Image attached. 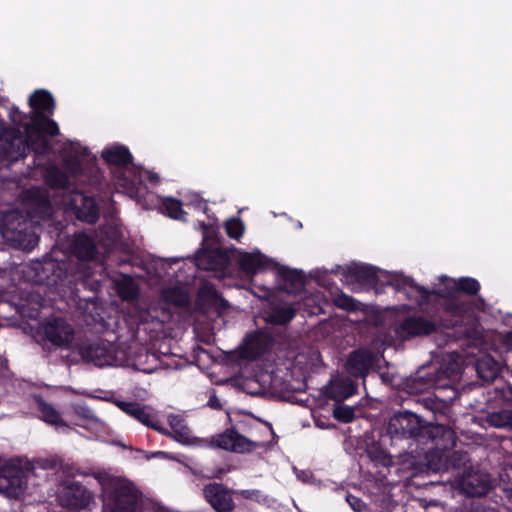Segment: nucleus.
<instances>
[{
    "label": "nucleus",
    "mask_w": 512,
    "mask_h": 512,
    "mask_svg": "<svg viewBox=\"0 0 512 512\" xmlns=\"http://www.w3.org/2000/svg\"><path fill=\"white\" fill-rule=\"evenodd\" d=\"M236 495H240L244 499L254 500L256 502L260 501L261 491L257 489H242V490H234Z\"/></svg>",
    "instance_id": "obj_53"
},
{
    "label": "nucleus",
    "mask_w": 512,
    "mask_h": 512,
    "mask_svg": "<svg viewBox=\"0 0 512 512\" xmlns=\"http://www.w3.org/2000/svg\"><path fill=\"white\" fill-rule=\"evenodd\" d=\"M104 505L111 512H135L140 492L135 485L121 477L106 476L101 482Z\"/></svg>",
    "instance_id": "obj_5"
},
{
    "label": "nucleus",
    "mask_w": 512,
    "mask_h": 512,
    "mask_svg": "<svg viewBox=\"0 0 512 512\" xmlns=\"http://www.w3.org/2000/svg\"><path fill=\"white\" fill-rule=\"evenodd\" d=\"M277 276L282 283V289L287 293L298 294L305 288V275L301 270L279 266L277 267Z\"/></svg>",
    "instance_id": "obj_23"
},
{
    "label": "nucleus",
    "mask_w": 512,
    "mask_h": 512,
    "mask_svg": "<svg viewBox=\"0 0 512 512\" xmlns=\"http://www.w3.org/2000/svg\"><path fill=\"white\" fill-rule=\"evenodd\" d=\"M487 421L490 426L504 428L512 431V410H501L488 415Z\"/></svg>",
    "instance_id": "obj_38"
},
{
    "label": "nucleus",
    "mask_w": 512,
    "mask_h": 512,
    "mask_svg": "<svg viewBox=\"0 0 512 512\" xmlns=\"http://www.w3.org/2000/svg\"><path fill=\"white\" fill-rule=\"evenodd\" d=\"M64 164L66 169H68L73 175H79L83 171L82 163L77 157L66 159Z\"/></svg>",
    "instance_id": "obj_51"
},
{
    "label": "nucleus",
    "mask_w": 512,
    "mask_h": 512,
    "mask_svg": "<svg viewBox=\"0 0 512 512\" xmlns=\"http://www.w3.org/2000/svg\"><path fill=\"white\" fill-rule=\"evenodd\" d=\"M441 366L446 372L445 377H448L451 384L460 377L461 367L456 360L450 359L448 362L441 363Z\"/></svg>",
    "instance_id": "obj_46"
},
{
    "label": "nucleus",
    "mask_w": 512,
    "mask_h": 512,
    "mask_svg": "<svg viewBox=\"0 0 512 512\" xmlns=\"http://www.w3.org/2000/svg\"><path fill=\"white\" fill-rule=\"evenodd\" d=\"M117 406L126 414L133 417L143 425L151 428L162 435H170L168 429L160 424L156 414L149 406L142 405L137 402L119 401Z\"/></svg>",
    "instance_id": "obj_18"
},
{
    "label": "nucleus",
    "mask_w": 512,
    "mask_h": 512,
    "mask_svg": "<svg viewBox=\"0 0 512 512\" xmlns=\"http://www.w3.org/2000/svg\"><path fill=\"white\" fill-rule=\"evenodd\" d=\"M24 130L36 156H47L51 153L52 146L47 136L55 137L59 134L58 124L51 116L31 114L30 122L25 125Z\"/></svg>",
    "instance_id": "obj_6"
},
{
    "label": "nucleus",
    "mask_w": 512,
    "mask_h": 512,
    "mask_svg": "<svg viewBox=\"0 0 512 512\" xmlns=\"http://www.w3.org/2000/svg\"><path fill=\"white\" fill-rule=\"evenodd\" d=\"M505 342L507 345L512 346V331L507 333Z\"/></svg>",
    "instance_id": "obj_58"
},
{
    "label": "nucleus",
    "mask_w": 512,
    "mask_h": 512,
    "mask_svg": "<svg viewBox=\"0 0 512 512\" xmlns=\"http://www.w3.org/2000/svg\"><path fill=\"white\" fill-rule=\"evenodd\" d=\"M357 392V384L349 377H342L331 381L326 387L327 398L337 402L343 401Z\"/></svg>",
    "instance_id": "obj_24"
},
{
    "label": "nucleus",
    "mask_w": 512,
    "mask_h": 512,
    "mask_svg": "<svg viewBox=\"0 0 512 512\" xmlns=\"http://www.w3.org/2000/svg\"><path fill=\"white\" fill-rule=\"evenodd\" d=\"M225 259V253L221 248L203 249L197 254V265L205 270H215L219 266V260Z\"/></svg>",
    "instance_id": "obj_32"
},
{
    "label": "nucleus",
    "mask_w": 512,
    "mask_h": 512,
    "mask_svg": "<svg viewBox=\"0 0 512 512\" xmlns=\"http://www.w3.org/2000/svg\"><path fill=\"white\" fill-rule=\"evenodd\" d=\"M442 309L440 324L447 329L457 326L459 321L471 313L474 309V301L458 298L447 299L439 302Z\"/></svg>",
    "instance_id": "obj_15"
},
{
    "label": "nucleus",
    "mask_w": 512,
    "mask_h": 512,
    "mask_svg": "<svg viewBox=\"0 0 512 512\" xmlns=\"http://www.w3.org/2000/svg\"><path fill=\"white\" fill-rule=\"evenodd\" d=\"M208 405H209V407H211L213 409H221L222 408L220 400L215 395H213L209 398Z\"/></svg>",
    "instance_id": "obj_55"
},
{
    "label": "nucleus",
    "mask_w": 512,
    "mask_h": 512,
    "mask_svg": "<svg viewBox=\"0 0 512 512\" xmlns=\"http://www.w3.org/2000/svg\"><path fill=\"white\" fill-rule=\"evenodd\" d=\"M377 458L384 466H388L389 463L391 462V458L388 455H386L383 451L380 452V455Z\"/></svg>",
    "instance_id": "obj_57"
},
{
    "label": "nucleus",
    "mask_w": 512,
    "mask_h": 512,
    "mask_svg": "<svg viewBox=\"0 0 512 512\" xmlns=\"http://www.w3.org/2000/svg\"><path fill=\"white\" fill-rule=\"evenodd\" d=\"M224 228L228 237L235 240H239L245 231V225L239 217L226 220Z\"/></svg>",
    "instance_id": "obj_41"
},
{
    "label": "nucleus",
    "mask_w": 512,
    "mask_h": 512,
    "mask_svg": "<svg viewBox=\"0 0 512 512\" xmlns=\"http://www.w3.org/2000/svg\"><path fill=\"white\" fill-rule=\"evenodd\" d=\"M168 424L172 431H169L170 435H166L167 437L173 438L183 444L189 442L191 431L182 416L170 414L168 416Z\"/></svg>",
    "instance_id": "obj_30"
},
{
    "label": "nucleus",
    "mask_w": 512,
    "mask_h": 512,
    "mask_svg": "<svg viewBox=\"0 0 512 512\" xmlns=\"http://www.w3.org/2000/svg\"><path fill=\"white\" fill-rule=\"evenodd\" d=\"M440 281L442 285L438 289H428L416 283L412 277L395 274L391 276L389 283L396 291L405 293L408 298H412V293H415L419 306L428 305L431 296H436L442 301L459 297L456 279L443 275Z\"/></svg>",
    "instance_id": "obj_4"
},
{
    "label": "nucleus",
    "mask_w": 512,
    "mask_h": 512,
    "mask_svg": "<svg viewBox=\"0 0 512 512\" xmlns=\"http://www.w3.org/2000/svg\"><path fill=\"white\" fill-rule=\"evenodd\" d=\"M45 182L52 189H68L71 184L68 175L57 166L46 170Z\"/></svg>",
    "instance_id": "obj_33"
},
{
    "label": "nucleus",
    "mask_w": 512,
    "mask_h": 512,
    "mask_svg": "<svg viewBox=\"0 0 512 512\" xmlns=\"http://www.w3.org/2000/svg\"><path fill=\"white\" fill-rule=\"evenodd\" d=\"M69 254L53 251L42 259L31 261L24 270L29 281L55 288L57 292L78 297L81 288L88 289L94 274L91 261L98 250L94 237L74 234L68 245Z\"/></svg>",
    "instance_id": "obj_1"
},
{
    "label": "nucleus",
    "mask_w": 512,
    "mask_h": 512,
    "mask_svg": "<svg viewBox=\"0 0 512 512\" xmlns=\"http://www.w3.org/2000/svg\"><path fill=\"white\" fill-rule=\"evenodd\" d=\"M165 302L177 307H185L189 304V296L185 290L180 287H171L163 291Z\"/></svg>",
    "instance_id": "obj_36"
},
{
    "label": "nucleus",
    "mask_w": 512,
    "mask_h": 512,
    "mask_svg": "<svg viewBox=\"0 0 512 512\" xmlns=\"http://www.w3.org/2000/svg\"><path fill=\"white\" fill-rule=\"evenodd\" d=\"M423 405L426 409L430 410L435 416L437 413H442L444 408V402L432 397H426L422 400Z\"/></svg>",
    "instance_id": "obj_49"
},
{
    "label": "nucleus",
    "mask_w": 512,
    "mask_h": 512,
    "mask_svg": "<svg viewBox=\"0 0 512 512\" xmlns=\"http://www.w3.org/2000/svg\"><path fill=\"white\" fill-rule=\"evenodd\" d=\"M333 417L342 423H350L355 418V411L352 407L346 405H336L333 410Z\"/></svg>",
    "instance_id": "obj_44"
},
{
    "label": "nucleus",
    "mask_w": 512,
    "mask_h": 512,
    "mask_svg": "<svg viewBox=\"0 0 512 512\" xmlns=\"http://www.w3.org/2000/svg\"><path fill=\"white\" fill-rule=\"evenodd\" d=\"M334 304L340 309L348 312H355L358 310V302L352 297L344 293H340L334 299Z\"/></svg>",
    "instance_id": "obj_43"
},
{
    "label": "nucleus",
    "mask_w": 512,
    "mask_h": 512,
    "mask_svg": "<svg viewBox=\"0 0 512 512\" xmlns=\"http://www.w3.org/2000/svg\"><path fill=\"white\" fill-rule=\"evenodd\" d=\"M211 295L214 298H221V295L216 290H214V289L211 291Z\"/></svg>",
    "instance_id": "obj_59"
},
{
    "label": "nucleus",
    "mask_w": 512,
    "mask_h": 512,
    "mask_svg": "<svg viewBox=\"0 0 512 512\" xmlns=\"http://www.w3.org/2000/svg\"><path fill=\"white\" fill-rule=\"evenodd\" d=\"M45 339L56 347H68L74 339L73 327L61 317H52L44 324Z\"/></svg>",
    "instance_id": "obj_19"
},
{
    "label": "nucleus",
    "mask_w": 512,
    "mask_h": 512,
    "mask_svg": "<svg viewBox=\"0 0 512 512\" xmlns=\"http://www.w3.org/2000/svg\"><path fill=\"white\" fill-rule=\"evenodd\" d=\"M74 413L85 419V420H93L95 418L94 411L88 407L85 403H77L73 405Z\"/></svg>",
    "instance_id": "obj_50"
},
{
    "label": "nucleus",
    "mask_w": 512,
    "mask_h": 512,
    "mask_svg": "<svg viewBox=\"0 0 512 512\" xmlns=\"http://www.w3.org/2000/svg\"><path fill=\"white\" fill-rule=\"evenodd\" d=\"M3 108L6 109L8 112V117L11 123L14 125L13 127H18L20 129L23 120L25 119V115L18 109V107L12 105V106H6L4 105Z\"/></svg>",
    "instance_id": "obj_48"
},
{
    "label": "nucleus",
    "mask_w": 512,
    "mask_h": 512,
    "mask_svg": "<svg viewBox=\"0 0 512 512\" xmlns=\"http://www.w3.org/2000/svg\"><path fill=\"white\" fill-rule=\"evenodd\" d=\"M29 106L32 108V114L52 116L55 110V100L53 95L44 89H38L29 96Z\"/></svg>",
    "instance_id": "obj_28"
},
{
    "label": "nucleus",
    "mask_w": 512,
    "mask_h": 512,
    "mask_svg": "<svg viewBox=\"0 0 512 512\" xmlns=\"http://www.w3.org/2000/svg\"><path fill=\"white\" fill-rule=\"evenodd\" d=\"M441 366L446 372L445 377H448L451 384L460 377L461 367L456 360L450 359L448 362L441 363Z\"/></svg>",
    "instance_id": "obj_47"
},
{
    "label": "nucleus",
    "mask_w": 512,
    "mask_h": 512,
    "mask_svg": "<svg viewBox=\"0 0 512 512\" xmlns=\"http://www.w3.org/2000/svg\"><path fill=\"white\" fill-rule=\"evenodd\" d=\"M346 500L355 512H367V505L359 497L348 494Z\"/></svg>",
    "instance_id": "obj_52"
},
{
    "label": "nucleus",
    "mask_w": 512,
    "mask_h": 512,
    "mask_svg": "<svg viewBox=\"0 0 512 512\" xmlns=\"http://www.w3.org/2000/svg\"><path fill=\"white\" fill-rule=\"evenodd\" d=\"M163 207L170 218L175 220H185L186 212L182 208V203L174 198H166Z\"/></svg>",
    "instance_id": "obj_42"
},
{
    "label": "nucleus",
    "mask_w": 512,
    "mask_h": 512,
    "mask_svg": "<svg viewBox=\"0 0 512 512\" xmlns=\"http://www.w3.org/2000/svg\"><path fill=\"white\" fill-rule=\"evenodd\" d=\"M34 401L37 410L41 413V420L56 427H68L61 413L51 404L47 403L41 395H35Z\"/></svg>",
    "instance_id": "obj_29"
},
{
    "label": "nucleus",
    "mask_w": 512,
    "mask_h": 512,
    "mask_svg": "<svg viewBox=\"0 0 512 512\" xmlns=\"http://www.w3.org/2000/svg\"><path fill=\"white\" fill-rule=\"evenodd\" d=\"M37 229V223L28 219L21 210L4 213L0 223L2 238L11 246L28 251L39 242Z\"/></svg>",
    "instance_id": "obj_3"
},
{
    "label": "nucleus",
    "mask_w": 512,
    "mask_h": 512,
    "mask_svg": "<svg viewBox=\"0 0 512 512\" xmlns=\"http://www.w3.org/2000/svg\"><path fill=\"white\" fill-rule=\"evenodd\" d=\"M25 204L26 212H24V215L28 217V219H33V222L37 223V225H39L41 221L50 219L52 216L53 208L51 201L48 195L38 188L27 191Z\"/></svg>",
    "instance_id": "obj_14"
},
{
    "label": "nucleus",
    "mask_w": 512,
    "mask_h": 512,
    "mask_svg": "<svg viewBox=\"0 0 512 512\" xmlns=\"http://www.w3.org/2000/svg\"><path fill=\"white\" fill-rule=\"evenodd\" d=\"M67 205L76 219L88 224H95L100 216L98 204L93 196L81 191H72L68 197Z\"/></svg>",
    "instance_id": "obj_11"
},
{
    "label": "nucleus",
    "mask_w": 512,
    "mask_h": 512,
    "mask_svg": "<svg viewBox=\"0 0 512 512\" xmlns=\"http://www.w3.org/2000/svg\"><path fill=\"white\" fill-rule=\"evenodd\" d=\"M436 331V322L421 315L405 317L395 328L396 336L403 341L428 336Z\"/></svg>",
    "instance_id": "obj_12"
},
{
    "label": "nucleus",
    "mask_w": 512,
    "mask_h": 512,
    "mask_svg": "<svg viewBox=\"0 0 512 512\" xmlns=\"http://www.w3.org/2000/svg\"><path fill=\"white\" fill-rule=\"evenodd\" d=\"M116 184L125 189L131 197H134L139 194V190L142 185V180L140 177L137 176H135L133 179H129L125 176L123 172H120L117 176Z\"/></svg>",
    "instance_id": "obj_40"
},
{
    "label": "nucleus",
    "mask_w": 512,
    "mask_h": 512,
    "mask_svg": "<svg viewBox=\"0 0 512 512\" xmlns=\"http://www.w3.org/2000/svg\"><path fill=\"white\" fill-rule=\"evenodd\" d=\"M210 443L214 448L239 454L249 453L258 447L257 443L240 434L234 427L212 436Z\"/></svg>",
    "instance_id": "obj_10"
},
{
    "label": "nucleus",
    "mask_w": 512,
    "mask_h": 512,
    "mask_svg": "<svg viewBox=\"0 0 512 512\" xmlns=\"http://www.w3.org/2000/svg\"><path fill=\"white\" fill-rule=\"evenodd\" d=\"M233 494H235L234 490L218 482L208 483L203 487L205 500L216 512H233L235 510Z\"/></svg>",
    "instance_id": "obj_17"
},
{
    "label": "nucleus",
    "mask_w": 512,
    "mask_h": 512,
    "mask_svg": "<svg viewBox=\"0 0 512 512\" xmlns=\"http://www.w3.org/2000/svg\"><path fill=\"white\" fill-rule=\"evenodd\" d=\"M33 151L28 139L18 127L4 128L0 133V158L9 163L23 159Z\"/></svg>",
    "instance_id": "obj_7"
},
{
    "label": "nucleus",
    "mask_w": 512,
    "mask_h": 512,
    "mask_svg": "<svg viewBox=\"0 0 512 512\" xmlns=\"http://www.w3.org/2000/svg\"><path fill=\"white\" fill-rule=\"evenodd\" d=\"M387 433L391 439H414L419 443L434 442L451 431L444 425L427 423L409 410L398 411L389 419Z\"/></svg>",
    "instance_id": "obj_2"
},
{
    "label": "nucleus",
    "mask_w": 512,
    "mask_h": 512,
    "mask_svg": "<svg viewBox=\"0 0 512 512\" xmlns=\"http://www.w3.org/2000/svg\"><path fill=\"white\" fill-rule=\"evenodd\" d=\"M201 226L203 228L204 240L212 239L216 235L214 228L210 227L205 223H202Z\"/></svg>",
    "instance_id": "obj_54"
},
{
    "label": "nucleus",
    "mask_w": 512,
    "mask_h": 512,
    "mask_svg": "<svg viewBox=\"0 0 512 512\" xmlns=\"http://www.w3.org/2000/svg\"><path fill=\"white\" fill-rule=\"evenodd\" d=\"M503 492L505 494V497L509 500V502L512 503V482L504 485Z\"/></svg>",
    "instance_id": "obj_56"
},
{
    "label": "nucleus",
    "mask_w": 512,
    "mask_h": 512,
    "mask_svg": "<svg viewBox=\"0 0 512 512\" xmlns=\"http://www.w3.org/2000/svg\"><path fill=\"white\" fill-rule=\"evenodd\" d=\"M476 372L484 382H493L499 374L498 363L491 357L485 356L476 361Z\"/></svg>",
    "instance_id": "obj_31"
},
{
    "label": "nucleus",
    "mask_w": 512,
    "mask_h": 512,
    "mask_svg": "<svg viewBox=\"0 0 512 512\" xmlns=\"http://www.w3.org/2000/svg\"><path fill=\"white\" fill-rule=\"evenodd\" d=\"M117 292L124 301H134L139 297V288L129 276L117 283Z\"/></svg>",
    "instance_id": "obj_35"
},
{
    "label": "nucleus",
    "mask_w": 512,
    "mask_h": 512,
    "mask_svg": "<svg viewBox=\"0 0 512 512\" xmlns=\"http://www.w3.org/2000/svg\"><path fill=\"white\" fill-rule=\"evenodd\" d=\"M377 358L372 351L365 348H358L350 352L345 362L344 368L348 375L356 379H363L370 370L376 365Z\"/></svg>",
    "instance_id": "obj_16"
},
{
    "label": "nucleus",
    "mask_w": 512,
    "mask_h": 512,
    "mask_svg": "<svg viewBox=\"0 0 512 512\" xmlns=\"http://www.w3.org/2000/svg\"><path fill=\"white\" fill-rule=\"evenodd\" d=\"M26 477L23 469L15 465H4L0 469V490L10 497L24 493Z\"/></svg>",
    "instance_id": "obj_21"
},
{
    "label": "nucleus",
    "mask_w": 512,
    "mask_h": 512,
    "mask_svg": "<svg viewBox=\"0 0 512 512\" xmlns=\"http://www.w3.org/2000/svg\"><path fill=\"white\" fill-rule=\"evenodd\" d=\"M273 264L272 260L267 258L260 251L246 252L240 256L239 268L246 274L254 275L259 271L268 268Z\"/></svg>",
    "instance_id": "obj_27"
},
{
    "label": "nucleus",
    "mask_w": 512,
    "mask_h": 512,
    "mask_svg": "<svg viewBox=\"0 0 512 512\" xmlns=\"http://www.w3.org/2000/svg\"><path fill=\"white\" fill-rule=\"evenodd\" d=\"M61 506L70 511H79L89 506L93 499L92 493L79 481H64L58 492Z\"/></svg>",
    "instance_id": "obj_8"
},
{
    "label": "nucleus",
    "mask_w": 512,
    "mask_h": 512,
    "mask_svg": "<svg viewBox=\"0 0 512 512\" xmlns=\"http://www.w3.org/2000/svg\"><path fill=\"white\" fill-rule=\"evenodd\" d=\"M102 158L109 166L118 169L127 168L133 160V156L129 149L124 145H114L102 151Z\"/></svg>",
    "instance_id": "obj_26"
},
{
    "label": "nucleus",
    "mask_w": 512,
    "mask_h": 512,
    "mask_svg": "<svg viewBox=\"0 0 512 512\" xmlns=\"http://www.w3.org/2000/svg\"><path fill=\"white\" fill-rule=\"evenodd\" d=\"M445 376L446 372L441 364L423 367L416 372L408 385L413 393H421L430 388H447L451 386V383Z\"/></svg>",
    "instance_id": "obj_9"
},
{
    "label": "nucleus",
    "mask_w": 512,
    "mask_h": 512,
    "mask_svg": "<svg viewBox=\"0 0 512 512\" xmlns=\"http://www.w3.org/2000/svg\"><path fill=\"white\" fill-rule=\"evenodd\" d=\"M344 274L364 286H376L379 281L376 268L370 265L353 263L346 267Z\"/></svg>",
    "instance_id": "obj_25"
},
{
    "label": "nucleus",
    "mask_w": 512,
    "mask_h": 512,
    "mask_svg": "<svg viewBox=\"0 0 512 512\" xmlns=\"http://www.w3.org/2000/svg\"><path fill=\"white\" fill-rule=\"evenodd\" d=\"M296 316V310L289 307H276L268 316V322L274 325H285Z\"/></svg>",
    "instance_id": "obj_37"
},
{
    "label": "nucleus",
    "mask_w": 512,
    "mask_h": 512,
    "mask_svg": "<svg viewBox=\"0 0 512 512\" xmlns=\"http://www.w3.org/2000/svg\"><path fill=\"white\" fill-rule=\"evenodd\" d=\"M78 352L84 361L98 367L110 366L116 360L112 346L103 340L83 342Z\"/></svg>",
    "instance_id": "obj_13"
},
{
    "label": "nucleus",
    "mask_w": 512,
    "mask_h": 512,
    "mask_svg": "<svg viewBox=\"0 0 512 512\" xmlns=\"http://www.w3.org/2000/svg\"><path fill=\"white\" fill-rule=\"evenodd\" d=\"M426 466L433 472L447 471V451L429 449L425 454Z\"/></svg>",
    "instance_id": "obj_34"
},
{
    "label": "nucleus",
    "mask_w": 512,
    "mask_h": 512,
    "mask_svg": "<svg viewBox=\"0 0 512 512\" xmlns=\"http://www.w3.org/2000/svg\"><path fill=\"white\" fill-rule=\"evenodd\" d=\"M462 492L469 497H483L492 488V480L489 473L476 470L464 474L459 482Z\"/></svg>",
    "instance_id": "obj_22"
},
{
    "label": "nucleus",
    "mask_w": 512,
    "mask_h": 512,
    "mask_svg": "<svg viewBox=\"0 0 512 512\" xmlns=\"http://www.w3.org/2000/svg\"><path fill=\"white\" fill-rule=\"evenodd\" d=\"M273 337L264 331L256 330L246 335L241 355L247 360H258L273 347Z\"/></svg>",
    "instance_id": "obj_20"
},
{
    "label": "nucleus",
    "mask_w": 512,
    "mask_h": 512,
    "mask_svg": "<svg viewBox=\"0 0 512 512\" xmlns=\"http://www.w3.org/2000/svg\"><path fill=\"white\" fill-rule=\"evenodd\" d=\"M458 294L463 293L468 296H475L480 291V283L473 277H460L456 279Z\"/></svg>",
    "instance_id": "obj_39"
},
{
    "label": "nucleus",
    "mask_w": 512,
    "mask_h": 512,
    "mask_svg": "<svg viewBox=\"0 0 512 512\" xmlns=\"http://www.w3.org/2000/svg\"><path fill=\"white\" fill-rule=\"evenodd\" d=\"M468 459V455L466 452L462 451H453L447 452V471L450 468L456 469L464 466Z\"/></svg>",
    "instance_id": "obj_45"
}]
</instances>
